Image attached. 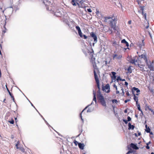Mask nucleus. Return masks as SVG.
Listing matches in <instances>:
<instances>
[{
	"instance_id": "1",
	"label": "nucleus",
	"mask_w": 154,
	"mask_h": 154,
	"mask_svg": "<svg viewBox=\"0 0 154 154\" xmlns=\"http://www.w3.org/2000/svg\"><path fill=\"white\" fill-rule=\"evenodd\" d=\"M97 97L98 100L103 106L106 107V105L105 99L101 94L100 90L98 89V90L97 91Z\"/></svg>"
},
{
	"instance_id": "2",
	"label": "nucleus",
	"mask_w": 154,
	"mask_h": 154,
	"mask_svg": "<svg viewBox=\"0 0 154 154\" xmlns=\"http://www.w3.org/2000/svg\"><path fill=\"white\" fill-rule=\"evenodd\" d=\"M87 52L89 54L90 56H92L91 59L92 62L93 63H94L95 64V58L93 57V54H94V51L92 49H90V50H87Z\"/></svg>"
},
{
	"instance_id": "3",
	"label": "nucleus",
	"mask_w": 154,
	"mask_h": 154,
	"mask_svg": "<svg viewBox=\"0 0 154 154\" xmlns=\"http://www.w3.org/2000/svg\"><path fill=\"white\" fill-rule=\"evenodd\" d=\"M91 37L94 39V43H93V45L94 46V44L97 43V37L94 32H92L90 33Z\"/></svg>"
},
{
	"instance_id": "4",
	"label": "nucleus",
	"mask_w": 154,
	"mask_h": 154,
	"mask_svg": "<svg viewBox=\"0 0 154 154\" xmlns=\"http://www.w3.org/2000/svg\"><path fill=\"white\" fill-rule=\"evenodd\" d=\"M104 21L105 22H108L110 24H112V19L109 17H105L104 18Z\"/></svg>"
},
{
	"instance_id": "5",
	"label": "nucleus",
	"mask_w": 154,
	"mask_h": 154,
	"mask_svg": "<svg viewBox=\"0 0 154 154\" xmlns=\"http://www.w3.org/2000/svg\"><path fill=\"white\" fill-rule=\"evenodd\" d=\"M105 89L108 90L107 91H105L106 92L108 93L110 91V86L109 84H106L105 86H104L103 85L102 87V90L104 91Z\"/></svg>"
},
{
	"instance_id": "6",
	"label": "nucleus",
	"mask_w": 154,
	"mask_h": 154,
	"mask_svg": "<svg viewBox=\"0 0 154 154\" xmlns=\"http://www.w3.org/2000/svg\"><path fill=\"white\" fill-rule=\"evenodd\" d=\"M147 66H148V68L150 70L154 71V66L153 64V62L152 63H151L150 62V64H149L147 62L146 63Z\"/></svg>"
},
{
	"instance_id": "7",
	"label": "nucleus",
	"mask_w": 154,
	"mask_h": 154,
	"mask_svg": "<svg viewBox=\"0 0 154 154\" xmlns=\"http://www.w3.org/2000/svg\"><path fill=\"white\" fill-rule=\"evenodd\" d=\"M54 14V15L57 17H61L62 15V13L59 9L57 10L55 12Z\"/></svg>"
},
{
	"instance_id": "8",
	"label": "nucleus",
	"mask_w": 154,
	"mask_h": 154,
	"mask_svg": "<svg viewBox=\"0 0 154 154\" xmlns=\"http://www.w3.org/2000/svg\"><path fill=\"white\" fill-rule=\"evenodd\" d=\"M43 3L46 6L52 5L51 0H43Z\"/></svg>"
},
{
	"instance_id": "9",
	"label": "nucleus",
	"mask_w": 154,
	"mask_h": 154,
	"mask_svg": "<svg viewBox=\"0 0 154 154\" xmlns=\"http://www.w3.org/2000/svg\"><path fill=\"white\" fill-rule=\"evenodd\" d=\"M6 19L3 21V23H4V24L3 25V26L4 27V29H3L2 30V33L3 35L5 33L6 31V29L5 27V26L6 25Z\"/></svg>"
},
{
	"instance_id": "10",
	"label": "nucleus",
	"mask_w": 154,
	"mask_h": 154,
	"mask_svg": "<svg viewBox=\"0 0 154 154\" xmlns=\"http://www.w3.org/2000/svg\"><path fill=\"white\" fill-rule=\"evenodd\" d=\"M139 57L143 59L146 63L148 62L147 58L145 55L142 54L140 55H139Z\"/></svg>"
},
{
	"instance_id": "11",
	"label": "nucleus",
	"mask_w": 154,
	"mask_h": 154,
	"mask_svg": "<svg viewBox=\"0 0 154 154\" xmlns=\"http://www.w3.org/2000/svg\"><path fill=\"white\" fill-rule=\"evenodd\" d=\"M93 104V101H92L91 103L90 104L88 105V106H86L85 107V108L82 111V112L80 113V117L81 118V119L82 120V122H84V120H83V118H82V113L83 112V111L84 110H85V109H86L89 106H91V105L92 104Z\"/></svg>"
},
{
	"instance_id": "12",
	"label": "nucleus",
	"mask_w": 154,
	"mask_h": 154,
	"mask_svg": "<svg viewBox=\"0 0 154 154\" xmlns=\"http://www.w3.org/2000/svg\"><path fill=\"white\" fill-rule=\"evenodd\" d=\"M145 43L143 42V40L142 42H139L138 46L141 49L144 46Z\"/></svg>"
},
{
	"instance_id": "13",
	"label": "nucleus",
	"mask_w": 154,
	"mask_h": 154,
	"mask_svg": "<svg viewBox=\"0 0 154 154\" xmlns=\"http://www.w3.org/2000/svg\"><path fill=\"white\" fill-rule=\"evenodd\" d=\"M94 76L96 82H99V80L98 77V76L97 75L96 73L95 70L94 71Z\"/></svg>"
},
{
	"instance_id": "14",
	"label": "nucleus",
	"mask_w": 154,
	"mask_h": 154,
	"mask_svg": "<svg viewBox=\"0 0 154 154\" xmlns=\"http://www.w3.org/2000/svg\"><path fill=\"white\" fill-rule=\"evenodd\" d=\"M122 56L120 55H118L116 54H113V59H121Z\"/></svg>"
},
{
	"instance_id": "15",
	"label": "nucleus",
	"mask_w": 154,
	"mask_h": 154,
	"mask_svg": "<svg viewBox=\"0 0 154 154\" xmlns=\"http://www.w3.org/2000/svg\"><path fill=\"white\" fill-rule=\"evenodd\" d=\"M130 146L131 148L135 149H137L139 148L136 144H134L133 143H131V144Z\"/></svg>"
},
{
	"instance_id": "16",
	"label": "nucleus",
	"mask_w": 154,
	"mask_h": 154,
	"mask_svg": "<svg viewBox=\"0 0 154 154\" xmlns=\"http://www.w3.org/2000/svg\"><path fill=\"white\" fill-rule=\"evenodd\" d=\"M5 86H6V89L8 91V92L9 95L11 96V98H12V99H13V101L14 102V98L13 96L12 95V94L11 93V92H10V91L8 89V88L7 87V85H6Z\"/></svg>"
},
{
	"instance_id": "17",
	"label": "nucleus",
	"mask_w": 154,
	"mask_h": 154,
	"mask_svg": "<svg viewBox=\"0 0 154 154\" xmlns=\"http://www.w3.org/2000/svg\"><path fill=\"white\" fill-rule=\"evenodd\" d=\"M78 0H72L71 3L73 5L76 6L77 4H79L77 2L78 1Z\"/></svg>"
},
{
	"instance_id": "18",
	"label": "nucleus",
	"mask_w": 154,
	"mask_h": 154,
	"mask_svg": "<svg viewBox=\"0 0 154 154\" xmlns=\"http://www.w3.org/2000/svg\"><path fill=\"white\" fill-rule=\"evenodd\" d=\"M128 130H133L134 128V125H131L130 122L128 123Z\"/></svg>"
},
{
	"instance_id": "19",
	"label": "nucleus",
	"mask_w": 154,
	"mask_h": 154,
	"mask_svg": "<svg viewBox=\"0 0 154 154\" xmlns=\"http://www.w3.org/2000/svg\"><path fill=\"white\" fill-rule=\"evenodd\" d=\"M138 60H135V59H131V60L130 61V63H131L132 64H134L135 65L137 64L136 63H137L138 62Z\"/></svg>"
},
{
	"instance_id": "20",
	"label": "nucleus",
	"mask_w": 154,
	"mask_h": 154,
	"mask_svg": "<svg viewBox=\"0 0 154 154\" xmlns=\"http://www.w3.org/2000/svg\"><path fill=\"white\" fill-rule=\"evenodd\" d=\"M75 28L78 31L79 35H80L82 33V32L80 27L79 26H76Z\"/></svg>"
},
{
	"instance_id": "21",
	"label": "nucleus",
	"mask_w": 154,
	"mask_h": 154,
	"mask_svg": "<svg viewBox=\"0 0 154 154\" xmlns=\"http://www.w3.org/2000/svg\"><path fill=\"white\" fill-rule=\"evenodd\" d=\"M78 146L80 149H83L84 147V145L83 143H78Z\"/></svg>"
},
{
	"instance_id": "22",
	"label": "nucleus",
	"mask_w": 154,
	"mask_h": 154,
	"mask_svg": "<svg viewBox=\"0 0 154 154\" xmlns=\"http://www.w3.org/2000/svg\"><path fill=\"white\" fill-rule=\"evenodd\" d=\"M93 100L96 103L97 102L96 98V92L94 90H93Z\"/></svg>"
},
{
	"instance_id": "23",
	"label": "nucleus",
	"mask_w": 154,
	"mask_h": 154,
	"mask_svg": "<svg viewBox=\"0 0 154 154\" xmlns=\"http://www.w3.org/2000/svg\"><path fill=\"white\" fill-rule=\"evenodd\" d=\"M138 66L139 67V69L140 70L143 71L144 69V66L143 65L140 64L138 63L137 64Z\"/></svg>"
},
{
	"instance_id": "24",
	"label": "nucleus",
	"mask_w": 154,
	"mask_h": 154,
	"mask_svg": "<svg viewBox=\"0 0 154 154\" xmlns=\"http://www.w3.org/2000/svg\"><path fill=\"white\" fill-rule=\"evenodd\" d=\"M111 73L112 75V79H116V73L114 72H112Z\"/></svg>"
},
{
	"instance_id": "25",
	"label": "nucleus",
	"mask_w": 154,
	"mask_h": 154,
	"mask_svg": "<svg viewBox=\"0 0 154 154\" xmlns=\"http://www.w3.org/2000/svg\"><path fill=\"white\" fill-rule=\"evenodd\" d=\"M134 100L136 102V104H137L138 101V97L136 96L135 94H134Z\"/></svg>"
},
{
	"instance_id": "26",
	"label": "nucleus",
	"mask_w": 154,
	"mask_h": 154,
	"mask_svg": "<svg viewBox=\"0 0 154 154\" xmlns=\"http://www.w3.org/2000/svg\"><path fill=\"white\" fill-rule=\"evenodd\" d=\"M133 90H134V91H136V92L137 93H138L140 92V90L139 89H138V88H136V87H134L133 88Z\"/></svg>"
},
{
	"instance_id": "27",
	"label": "nucleus",
	"mask_w": 154,
	"mask_h": 154,
	"mask_svg": "<svg viewBox=\"0 0 154 154\" xmlns=\"http://www.w3.org/2000/svg\"><path fill=\"white\" fill-rule=\"evenodd\" d=\"M112 27L113 28V29L114 31L117 30V28L115 26V25H114L113 24H111Z\"/></svg>"
},
{
	"instance_id": "28",
	"label": "nucleus",
	"mask_w": 154,
	"mask_h": 154,
	"mask_svg": "<svg viewBox=\"0 0 154 154\" xmlns=\"http://www.w3.org/2000/svg\"><path fill=\"white\" fill-rule=\"evenodd\" d=\"M136 105H137V108H138V110L140 111H141L142 110L140 108V104H138L137 103V104H136Z\"/></svg>"
},
{
	"instance_id": "29",
	"label": "nucleus",
	"mask_w": 154,
	"mask_h": 154,
	"mask_svg": "<svg viewBox=\"0 0 154 154\" xmlns=\"http://www.w3.org/2000/svg\"><path fill=\"white\" fill-rule=\"evenodd\" d=\"M145 131L147 133H149L150 131V129L149 127H148V128H146V129L145 130Z\"/></svg>"
},
{
	"instance_id": "30",
	"label": "nucleus",
	"mask_w": 154,
	"mask_h": 154,
	"mask_svg": "<svg viewBox=\"0 0 154 154\" xmlns=\"http://www.w3.org/2000/svg\"><path fill=\"white\" fill-rule=\"evenodd\" d=\"M96 83L97 84V88H98V89L99 90H100V86L99 82H96Z\"/></svg>"
},
{
	"instance_id": "31",
	"label": "nucleus",
	"mask_w": 154,
	"mask_h": 154,
	"mask_svg": "<svg viewBox=\"0 0 154 154\" xmlns=\"http://www.w3.org/2000/svg\"><path fill=\"white\" fill-rule=\"evenodd\" d=\"M127 42L125 39L122 40L121 41V42L123 43H125V44Z\"/></svg>"
},
{
	"instance_id": "32",
	"label": "nucleus",
	"mask_w": 154,
	"mask_h": 154,
	"mask_svg": "<svg viewBox=\"0 0 154 154\" xmlns=\"http://www.w3.org/2000/svg\"><path fill=\"white\" fill-rule=\"evenodd\" d=\"M112 103H116L118 102V101L116 100L113 99L112 100Z\"/></svg>"
},
{
	"instance_id": "33",
	"label": "nucleus",
	"mask_w": 154,
	"mask_h": 154,
	"mask_svg": "<svg viewBox=\"0 0 154 154\" xmlns=\"http://www.w3.org/2000/svg\"><path fill=\"white\" fill-rule=\"evenodd\" d=\"M141 11H142V13L143 14V10H144V8L143 7H141Z\"/></svg>"
},
{
	"instance_id": "34",
	"label": "nucleus",
	"mask_w": 154,
	"mask_h": 154,
	"mask_svg": "<svg viewBox=\"0 0 154 154\" xmlns=\"http://www.w3.org/2000/svg\"><path fill=\"white\" fill-rule=\"evenodd\" d=\"M9 122L11 124H14V121L13 119H12L11 120L9 121Z\"/></svg>"
},
{
	"instance_id": "35",
	"label": "nucleus",
	"mask_w": 154,
	"mask_h": 154,
	"mask_svg": "<svg viewBox=\"0 0 154 154\" xmlns=\"http://www.w3.org/2000/svg\"><path fill=\"white\" fill-rule=\"evenodd\" d=\"M128 72H129L130 73L131 72V69L130 67H128Z\"/></svg>"
},
{
	"instance_id": "36",
	"label": "nucleus",
	"mask_w": 154,
	"mask_h": 154,
	"mask_svg": "<svg viewBox=\"0 0 154 154\" xmlns=\"http://www.w3.org/2000/svg\"><path fill=\"white\" fill-rule=\"evenodd\" d=\"M116 80L117 81H118L119 80L121 81V80H122V79L121 78L120 76H119L117 77V79H116Z\"/></svg>"
},
{
	"instance_id": "37",
	"label": "nucleus",
	"mask_w": 154,
	"mask_h": 154,
	"mask_svg": "<svg viewBox=\"0 0 154 154\" xmlns=\"http://www.w3.org/2000/svg\"><path fill=\"white\" fill-rule=\"evenodd\" d=\"M127 121L128 122L131 121V118L129 116H128V117H127Z\"/></svg>"
},
{
	"instance_id": "38",
	"label": "nucleus",
	"mask_w": 154,
	"mask_h": 154,
	"mask_svg": "<svg viewBox=\"0 0 154 154\" xmlns=\"http://www.w3.org/2000/svg\"><path fill=\"white\" fill-rule=\"evenodd\" d=\"M123 121L126 124H127L128 123V121H127V120L125 119H123Z\"/></svg>"
},
{
	"instance_id": "39",
	"label": "nucleus",
	"mask_w": 154,
	"mask_h": 154,
	"mask_svg": "<svg viewBox=\"0 0 154 154\" xmlns=\"http://www.w3.org/2000/svg\"><path fill=\"white\" fill-rule=\"evenodd\" d=\"M140 111L141 112V113L140 114V116H141V117H142L143 116V112H142V110H141V111Z\"/></svg>"
},
{
	"instance_id": "40",
	"label": "nucleus",
	"mask_w": 154,
	"mask_h": 154,
	"mask_svg": "<svg viewBox=\"0 0 154 154\" xmlns=\"http://www.w3.org/2000/svg\"><path fill=\"white\" fill-rule=\"evenodd\" d=\"M27 99L29 100V102L30 103L32 106L33 107L36 109V110L37 111V110L35 108V107L32 104V103H31V102L27 98Z\"/></svg>"
},
{
	"instance_id": "41",
	"label": "nucleus",
	"mask_w": 154,
	"mask_h": 154,
	"mask_svg": "<svg viewBox=\"0 0 154 154\" xmlns=\"http://www.w3.org/2000/svg\"><path fill=\"white\" fill-rule=\"evenodd\" d=\"M74 143H75V145L76 146H77V144H78V142L76 140H75L74 141Z\"/></svg>"
},
{
	"instance_id": "42",
	"label": "nucleus",
	"mask_w": 154,
	"mask_h": 154,
	"mask_svg": "<svg viewBox=\"0 0 154 154\" xmlns=\"http://www.w3.org/2000/svg\"><path fill=\"white\" fill-rule=\"evenodd\" d=\"M87 11L89 12H91L92 11L90 8H88L87 9Z\"/></svg>"
},
{
	"instance_id": "43",
	"label": "nucleus",
	"mask_w": 154,
	"mask_h": 154,
	"mask_svg": "<svg viewBox=\"0 0 154 154\" xmlns=\"http://www.w3.org/2000/svg\"><path fill=\"white\" fill-rule=\"evenodd\" d=\"M149 110L151 111L152 113L154 115V111L152 109H149Z\"/></svg>"
},
{
	"instance_id": "44",
	"label": "nucleus",
	"mask_w": 154,
	"mask_h": 154,
	"mask_svg": "<svg viewBox=\"0 0 154 154\" xmlns=\"http://www.w3.org/2000/svg\"><path fill=\"white\" fill-rule=\"evenodd\" d=\"M129 101H130V99H128V100H125L124 102H125V103H126L128 102Z\"/></svg>"
},
{
	"instance_id": "45",
	"label": "nucleus",
	"mask_w": 154,
	"mask_h": 154,
	"mask_svg": "<svg viewBox=\"0 0 154 154\" xmlns=\"http://www.w3.org/2000/svg\"><path fill=\"white\" fill-rule=\"evenodd\" d=\"M126 91V95L128 96H129L130 95V94H129V92H128V91Z\"/></svg>"
},
{
	"instance_id": "46",
	"label": "nucleus",
	"mask_w": 154,
	"mask_h": 154,
	"mask_svg": "<svg viewBox=\"0 0 154 154\" xmlns=\"http://www.w3.org/2000/svg\"><path fill=\"white\" fill-rule=\"evenodd\" d=\"M113 87L114 88H116V90H117V87L115 84L113 85Z\"/></svg>"
},
{
	"instance_id": "47",
	"label": "nucleus",
	"mask_w": 154,
	"mask_h": 154,
	"mask_svg": "<svg viewBox=\"0 0 154 154\" xmlns=\"http://www.w3.org/2000/svg\"><path fill=\"white\" fill-rule=\"evenodd\" d=\"M83 36L85 39H86L87 38V37L85 35H84Z\"/></svg>"
},
{
	"instance_id": "48",
	"label": "nucleus",
	"mask_w": 154,
	"mask_h": 154,
	"mask_svg": "<svg viewBox=\"0 0 154 154\" xmlns=\"http://www.w3.org/2000/svg\"><path fill=\"white\" fill-rule=\"evenodd\" d=\"M132 152L131 151H128L127 153V154H130V153H132Z\"/></svg>"
},
{
	"instance_id": "49",
	"label": "nucleus",
	"mask_w": 154,
	"mask_h": 154,
	"mask_svg": "<svg viewBox=\"0 0 154 154\" xmlns=\"http://www.w3.org/2000/svg\"><path fill=\"white\" fill-rule=\"evenodd\" d=\"M126 45L127 47H128L129 46V44L127 42L125 44Z\"/></svg>"
},
{
	"instance_id": "50",
	"label": "nucleus",
	"mask_w": 154,
	"mask_h": 154,
	"mask_svg": "<svg viewBox=\"0 0 154 154\" xmlns=\"http://www.w3.org/2000/svg\"><path fill=\"white\" fill-rule=\"evenodd\" d=\"M146 148L147 149H149L150 148L149 146L148 145H146Z\"/></svg>"
},
{
	"instance_id": "51",
	"label": "nucleus",
	"mask_w": 154,
	"mask_h": 154,
	"mask_svg": "<svg viewBox=\"0 0 154 154\" xmlns=\"http://www.w3.org/2000/svg\"><path fill=\"white\" fill-rule=\"evenodd\" d=\"M128 83L127 82H125V85L126 86H127L128 85Z\"/></svg>"
},
{
	"instance_id": "52",
	"label": "nucleus",
	"mask_w": 154,
	"mask_h": 154,
	"mask_svg": "<svg viewBox=\"0 0 154 154\" xmlns=\"http://www.w3.org/2000/svg\"><path fill=\"white\" fill-rule=\"evenodd\" d=\"M122 95H124L125 94V93H124V90L122 88Z\"/></svg>"
},
{
	"instance_id": "53",
	"label": "nucleus",
	"mask_w": 154,
	"mask_h": 154,
	"mask_svg": "<svg viewBox=\"0 0 154 154\" xmlns=\"http://www.w3.org/2000/svg\"><path fill=\"white\" fill-rule=\"evenodd\" d=\"M116 19H115V18H114V19H112V24H113V21H116Z\"/></svg>"
},
{
	"instance_id": "54",
	"label": "nucleus",
	"mask_w": 154,
	"mask_h": 154,
	"mask_svg": "<svg viewBox=\"0 0 154 154\" xmlns=\"http://www.w3.org/2000/svg\"><path fill=\"white\" fill-rule=\"evenodd\" d=\"M91 110L89 109H88L87 111V112H91Z\"/></svg>"
},
{
	"instance_id": "55",
	"label": "nucleus",
	"mask_w": 154,
	"mask_h": 154,
	"mask_svg": "<svg viewBox=\"0 0 154 154\" xmlns=\"http://www.w3.org/2000/svg\"><path fill=\"white\" fill-rule=\"evenodd\" d=\"M131 20H129L128 22V23L129 24H131Z\"/></svg>"
},
{
	"instance_id": "56",
	"label": "nucleus",
	"mask_w": 154,
	"mask_h": 154,
	"mask_svg": "<svg viewBox=\"0 0 154 154\" xmlns=\"http://www.w3.org/2000/svg\"><path fill=\"white\" fill-rule=\"evenodd\" d=\"M45 122L46 123V124H47V125H49L48 124V123L45 120Z\"/></svg>"
},
{
	"instance_id": "57",
	"label": "nucleus",
	"mask_w": 154,
	"mask_h": 154,
	"mask_svg": "<svg viewBox=\"0 0 154 154\" xmlns=\"http://www.w3.org/2000/svg\"><path fill=\"white\" fill-rule=\"evenodd\" d=\"M116 94H118L119 93V91L116 90Z\"/></svg>"
},
{
	"instance_id": "58",
	"label": "nucleus",
	"mask_w": 154,
	"mask_h": 154,
	"mask_svg": "<svg viewBox=\"0 0 154 154\" xmlns=\"http://www.w3.org/2000/svg\"><path fill=\"white\" fill-rule=\"evenodd\" d=\"M151 143L150 141H149L148 143H146V145H149V144Z\"/></svg>"
},
{
	"instance_id": "59",
	"label": "nucleus",
	"mask_w": 154,
	"mask_h": 154,
	"mask_svg": "<svg viewBox=\"0 0 154 154\" xmlns=\"http://www.w3.org/2000/svg\"><path fill=\"white\" fill-rule=\"evenodd\" d=\"M81 37H82L83 35H82V33L80 35H79Z\"/></svg>"
},
{
	"instance_id": "60",
	"label": "nucleus",
	"mask_w": 154,
	"mask_h": 154,
	"mask_svg": "<svg viewBox=\"0 0 154 154\" xmlns=\"http://www.w3.org/2000/svg\"><path fill=\"white\" fill-rule=\"evenodd\" d=\"M127 109H125V110H124V112L125 113H127Z\"/></svg>"
},
{
	"instance_id": "61",
	"label": "nucleus",
	"mask_w": 154,
	"mask_h": 154,
	"mask_svg": "<svg viewBox=\"0 0 154 154\" xmlns=\"http://www.w3.org/2000/svg\"><path fill=\"white\" fill-rule=\"evenodd\" d=\"M146 107L149 110V109H151V108H150L149 106H147Z\"/></svg>"
},
{
	"instance_id": "62",
	"label": "nucleus",
	"mask_w": 154,
	"mask_h": 154,
	"mask_svg": "<svg viewBox=\"0 0 154 154\" xmlns=\"http://www.w3.org/2000/svg\"><path fill=\"white\" fill-rule=\"evenodd\" d=\"M144 16L145 17V19L146 18V14L145 13L144 14Z\"/></svg>"
},
{
	"instance_id": "63",
	"label": "nucleus",
	"mask_w": 154,
	"mask_h": 154,
	"mask_svg": "<svg viewBox=\"0 0 154 154\" xmlns=\"http://www.w3.org/2000/svg\"><path fill=\"white\" fill-rule=\"evenodd\" d=\"M121 81H125V79H122V80H121Z\"/></svg>"
},
{
	"instance_id": "64",
	"label": "nucleus",
	"mask_w": 154,
	"mask_h": 154,
	"mask_svg": "<svg viewBox=\"0 0 154 154\" xmlns=\"http://www.w3.org/2000/svg\"><path fill=\"white\" fill-rule=\"evenodd\" d=\"M83 52L86 55H87V53L86 52H85L84 51H83Z\"/></svg>"
}]
</instances>
